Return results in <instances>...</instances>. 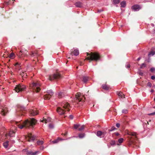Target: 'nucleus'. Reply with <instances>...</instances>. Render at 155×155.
I'll return each mask as SVG.
<instances>
[{
	"mask_svg": "<svg viewBox=\"0 0 155 155\" xmlns=\"http://www.w3.org/2000/svg\"><path fill=\"white\" fill-rule=\"evenodd\" d=\"M37 121L33 118L30 119L29 120H27L24 122L22 124H19V122L15 121L14 122L17 126L21 129H22L24 127L26 128L29 127L30 126H33L35 125Z\"/></svg>",
	"mask_w": 155,
	"mask_h": 155,
	"instance_id": "nucleus-1",
	"label": "nucleus"
},
{
	"mask_svg": "<svg viewBox=\"0 0 155 155\" xmlns=\"http://www.w3.org/2000/svg\"><path fill=\"white\" fill-rule=\"evenodd\" d=\"M61 107H58L57 109V111L60 115L64 114L66 111L70 110V104L66 102H63L61 104Z\"/></svg>",
	"mask_w": 155,
	"mask_h": 155,
	"instance_id": "nucleus-2",
	"label": "nucleus"
},
{
	"mask_svg": "<svg viewBox=\"0 0 155 155\" xmlns=\"http://www.w3.org/2000/svg\"><path fill=\"white\" fill-rule=\"evenodd\" d=\"M87 55L89 56L87 58V59L88 60L97 61L99 60L100 58L99 54L97 53L91 52L90 54L88 53H87Z\"/></svg>",
	"mask_w": 155,
	"mask_h": 155,
	"instance_id": "nucleus-3",
	"label": "nucleus"
},
{
	"mask_svg": "<svg viewBox=\"0 0 155 155\" xmlns=\"http://www.w3.org/2000/svg\"><path fill=\"white\" fill-rule=\"evenodd\" d=\"M41 84L38 82H33L30 84V86L31 89L36 92H39L41 90L40 88Z\"/></svg>",
	"mask_w": 155,
	"mask_h": 155,
	"instance_id": "nucleus-4",
	"label": "nucleus"
},
{
	"mask_svg": "<svg viewBox=\"0 0 155 155\" xmlns=\"http://www.w3.org/2000/svg\"><path fill=\"white\" fill-rule=\"evenodd\" d=\"M25 88L26 87L25 85L19 84L16 86L14 90L15 92L18 93L20 91H23Z\"/></svg>",
	"mask_w": 155,
	"mask_h": 155,
	"instance_id": "nucleus-5",
	"label": "nucleus"
},
{
	"mask_svg": "<svg viewBox=\"0 0 155 155\" xmlns=\"http://www.w3.org/2000/svg\"><path fill=\"white\" fill-rule=\"evenodd\" d=\"M75 99L77 101L76 102H83L84 100L85 99V97L84 96L81 95V93H77L76 95Z\"/></svg>",
	"mask_w": 155,
	"mask_h": 155,
	"instance_id": "nucleus-6",
	"label": "nucleus"
},
{
	"mask_svg": "<svg viewBox=\"0 0 155 155\" xmlns=\"http://www.w3.org/2000/svg\"><path fill=\"white\" fill-rule=\"evenodd\" d=\"M47 94L44 96L45 100H49L50 99L51 96L53 94V92L51 90H48L47 91Z\"/></svg>",
	"mask_w": 155,
	"mask_h": 155,
	"instance_id": "nucleus-7",
	"label": "nucleus"
},
{
	"mask_svg": "<svg viewBox=\"0 0 155 155\" xmlns=\"http://www.w3.org/2000/svg\"><path fill=\"white\" fill-rule=\"evenodd\" d=\"M61 77V76L59 73H56L53 75L50 76L49 77V79L50 81H52L54 79H59Z\"/></svg>",
	"mask_w": 155,
	"mask_h": 155,
	"instance_id": "nucleus-8",
	"label": "nucleus"
},
{
	"mask_svg": "<svg viewBox=\"0 0 155 155\" xmlns=\"http://www.w3.org/2000/svg\"><path fill=\"white\" fill-rule=\"evenodd\" d=\"M27 51L26 50L24 51H20L17 55L19 58L22 59L26 55H27Z\"/></svg>",
	"mask_w": 155,
	"mask_h": 155,
	"instance_id": "nucleus-9",
	"label": "nucleus"
},
{
	"mask_svg": "<svg viewBox=\"0 0 155 155\" xmlns=\"http://www.w3.org/2000/svg\"><path fill=\"white\" fill-rule=\"evenodd\" d=\"M23 152L24 153H25L26 154L31 155H36L39 153L38 151H36L35 152H33L31 151H28L26 149L23 150Z\"/></svg>",
	"mask_w": 155,
	"mask_h": 155,
	"instance_id": "nucleus-10",
	"label": "nucleus"
},
{
	"mask_svg": "<svg viewBox=\"0 0 155 155\" xmlns=\"http://www.w3.org/2000/svg\"><path fill=\"white\" fill-rule=\"evenodd\" d=\"M26 139L29 142L33 141L35 139V136H33L31 133H28L27 137H26Z\"/></svg>",
	"mask_w": 155,
	"mask_h": 155,
	"instance_id": "nucleus-11",
	"label": "nucleus"
},
{
	"mask_svg": "<svg viewBox=\"0 0 155 155\" xmlns=\"http://www.w3.org/2000/svg\"><path fill=\"white\" fill-rule=\"evenodd\" d=\"M106 134V132L105 131L102 132L101 131H98L97 132V135L100 137H104Z\"/></svg>",
	"mask_w": 155,
	"mask_h": 155,
	"instance_id": "nucleus-12",
	"label": "nucleus"
},
{
	"mask_svg": "<svg viewBox=\"0 0 155 155\" xmlns=\"http://www.w3.org/2000/svg\"><path fill=\"white\" fill-rule=\"evenodd\" d=\"M8 111V108L7 107L5 106L2 109L1 112V114L3 115H5V114L7 113Z\"/></svg>",
	"mask_w": 155,
	"mask_h": 155,
	"instance_id": "nucleus-13",
	"label": "nucleus"
},
{
	"mask_svg": "<svg viewBox=\"0 0 155 155\" xmlns=\"http://www.w3.org/2000/svg\"><path fill=\"white\" fill-rule=\"evenodd\" d=\"M29 112L31 115L33 116L36 115L38 113L36 109L30 110Z\"/></svg>",
	"mask_w": 155,
	"mask_h": 155,
	"instance_id": "nucleus-14",
	"label": "nucleus"
},
{
	"mask_svg": "<svg viewBox=\"0 0 155 155\" xmlns=\"http://www.w3.org/2000/svg\"><path fill=\"white\" fill-rule=\"evenodd\" d=\"M132 9L134 11H138L140 9V7L137 5H134L132 7Z\"/></svg>",
	"mask_w": 155,
	"mask_h": 155,
	"instance_id": "nucleus-15",
	"label": "nucleus"
},
{
	"mask_svg": "<svg viewBox=\"0 0 155 155\" xmlns=\"http://www.w3.org/2000/svg\"><path fill=\"white\" fill-rule=\"evenodd\" d=\"M51 121V118L50 117H48L47 118L43 117V119L41 121L42 122H45V123H47L48 122H50Z\"/></svg>",
	"mask_w": 155,
	"mask_h": 155,
	"instance_id": "nucleus-16",
	"label": "nucleus"
},
{
	"mask_svg": "<svg viewBox=\"0 0 155 155\" xmlns=\"http://www.w3.org/2000/svg\"><path fill=\"white\" fill-rule=\"evenodd\" d=\"M74 5L77 7L80 8L82 6V3L80 2H76Z\"/></svg>",
	"mask_w": 155,
	"mask_h": 155,
	"instance_id": "nucleus-17",
	"label": "nucleus"
},
{
	"mask_svg": "<svg viewBox=\"0 0 155 155\" xmlns=\"http://www.w3.org/2000/svg\"><path fill=\"white\" fill-rule=\"evenodd\" d=\"M16 131H10L8 133V136L10 137H13L14 136Z\"/></svg>",
	"mask_w": 155,
	"mask_h": 155,
	"instance_id": "nucleus-18",
	"label": "nucleus"
},
{
	"mask_svg": "<svg viewBox=\"0 0 155 155\" xmlns=\"http://www.w3.org/2000/svg\"><path fill=\"white\" fill-rule=\"evenodd\" d=\"M25 108L24 106H18V109L17 111H18L19 110H21V111L25 110Z\"/></svg>",
	"mask_w": 155,
	"mask_h": 155,
	"instance_id": "nucleus-19",
	"label": "nucleus"
},
{
	"mask_svg": "<svg viewBox=\"0 0 155 155\" xmlns=\"http://www.w3.org/2000/svg\"><path fill=\"white\" fill-rule=\"evenodd\" d=\"M127 134L130 135L136 136L137 135V134L134 132H129L127 133Z\"/></svg>",
	"mask_w": 155,
	"mask_h": 155,
	"instance_id": "nucleus-20",
	"label": "nucleus"
},
{
	"mask_svg": "<svg viewBox=\"0 0 155 155\" xmlns=\"http://www.w3.org/2000/svg\"><path fill=\"white\" fill-rule=\"evenodd\" d=\"M73 53L74 55L77 56L79 53V51L78 49H75L74 50Z\"/></svg>",
	"mask_w": 155,
	"mask_h": 155,
	"instance_id": "nucleus-21",
	"label": "nucleus"
},
{
	"mask_svg": "<svg viewBox=\"0 0 155 155\" xmlns=\"http://www.w3.org/2000/svg\"><path fill=\"white\" fill-rule=\"evenodd\" d=\"M117 95L120 97L121 98H123V97L124 96V94L122 92H118L117 93Z\"/></svg>",
	"mask_w": 155,
	"mask_h": 155,
	"instance_id": "nucleus-22",
	"label": "nucleus"
},
{
	"mask_svg": "<svg viewBox=\"0 0 155 155\" xmlns=\"http://www.w3.org/2000/svg\"><path fill=\"white\" fill-rule=\"evenodd\" d=\"M44 143V142L42 140H38L37 142V144L38 145H41Z\"/></svg>",
	"mask_w": 155,
	"mask_h": 155,
	"instance_id": "nucleus-23",
	"label": "nucleus"
},
{
	"mask_svg": "<svg viewBox=\"0 0 155 155\" xmlns=\"http://www.w3.org/2000/svg\"><path fill=\"white\" fill-rule=\"evenodd\" d=\"M64 96V94L62 92H61L58 93V96L59 98H60Z\"/></svg>",
	"mask_w": 155,
	"mask_h": 155,
	"instance_id": "nucleus-24",
	"label": "nucleus"
},
{
	"mask_svg": "<svg viewBox=\"0 0 155 155\" xmlns=\"http://www.w3.org/2000/svg\"><path fill=\"white\" fill-rule=\"evenodd\" d=\"M121 7H124L126 6V2L125 1L122 2L120 3Z\"/></svg>",
	"mask_w": 155,
	"mask_h": 155,
	"instance_id": "nucleus-25",
	"label": "nucleus"
},
{
	"mask_svg": "<svg viewBox=\"0 0 155 155\" xmlns=\"http://www.w3.org/2000/svg\"><path fill=\"white\" fill-rule=\"evenodd\" d=\"M85 134L84 133H81L80 134L78 135V137L79 138H82L84 137Z\"/></svg>",
	"mask_w": 155,
	"mask_h": 155,
	"instance_id": "nucleus-26",
	"label": "nucleus"
},
{
	"mask_svg": "<svg viewBox=\"0 0 155 155\" xmlns=\"http://www.w3.org/2000/svg\"><path fill=\"white\" fill-rule=\"evenodd\" d=\"M155 54V52L154 51H151L148 54V56L150 57L153 55Z\"/></svg>",
	"mask_w": 155,
	"mask_h": 155,
	"instance_id": "nucleus-27",
	"label": "nucleus"
},
{
	"mask_svg": "<svg viewBox=\"0 0 155 155\" xmlns=\"http://www.w3.org/2000/svg\"><path fill=\"white\" fill-rule=\"evenodd\" d=\"M8 142L7 141L6 142L3 143V145L5 148H7L8 147Z\"/></svg>",
	"mask_w": 155,
	"mask_h": 155,
	"instance_id": "nucleus-28",
	"label": "nucleus"
},
{
	"mask_svg": "<svg viewBox=\"0 0 155 155\" xmlns=\"http://www.w3.org/2000/svg\"><path fill=\"white\" fill-rule=\"evenodd\" d=\"M88 80V78L87 77H83V81L85 83L87 82Z\"/></svg>",
	"mask_w": 155,
	"mask_h": 155,
	"instance_id": "nucleus-29",
	"label": "nucleus"
},
{
	"mask_svg": "<svg viewBox=\"0 0 155 155\" xmlns=\"http://www.w3.org/2000/svg\"><path fill=\"white\" fill-rule=\"evenodd\" d=\"M103 88L106 90L108 89V87L106 85H103L102 86Z\"/></svg>",
	"mask_w": 155,
	"mask_h": 155,
	"instance_id": "nucleus-30",
	"label": "nucleus"
},
{
	"mask_svg": "<svg viewBox=\"0 0 155 155\" xmlns=\"http://www.w3.org/2000/svg\"><path fill=\"white\" fill-rule=\"evenodd\" d=\"M80 125L79 124H74V128L75 129H77L79 127H80Z\"/></svg>",
	"mask_w": 155,
	"mask_h": 155,
	"instance_id": "nucleus-31",
	"label": "nucleus"
},
{
	"mask_svg": "<svg viewBox=\"0 0 155 155\" xmlns=\"http://www.w3.org/2000/svg\"><path fill=\"white\" fill-rule=\"evenodd\" d=\"M124 140V139L123 138H120L118 140V142L120 144L122 143Z\"/></svg>",
	"mask_w": 155,
	"mask_h": 155,
	"instance_id": "nucleus-32",
	"label": "nucleus"
},
{
	"mask_svg": "<svg viewBox=\"0 0 155 155\" xmlns=\"http://www.w3.org/2000/svg\"><path fill=\"white\" fill-rule=\"evenodd\" d=\"M84 126L83 125L81 126L80 128H78V130L79 131H81L82 130L84 129Z\"/></svg>",
	"mask_w": 155,
	"mask_h": 155,
	"instance_id": "nucleus-33",
	"label": "nucleus"
},
{
	"mask_svg": "<svg viewBox=\"0 0 155 155\" xmlns=\"http://www.w3.org/2000/svg\"><path fill=\"white\" fill-rule=\"evenodd\" d=\"M110 143L111 145H114L116 144V142L114 140H112L111 141Z\"/></svg>",
	"mask_w": 155,
	"mask_h": 155,
	"instance_id": "nucleus-34",
	"label": "nucleus"
},
{
	"mask_svg": "<svg viewBox=\"0 0 155 155\" xmlns=\"http://www.w3.org/2000/svg\"><path fill=\"white\" fill-rule=\"evenodd\" d=\"M49 128L50 129H52L54 128V126L53 124H50L48 126Z\"/></svg>",
	"mask_w": 155,
	"mask_h": 155,
	"instance_id": "nucleus-35",
	"label": "nucleus"
},
{
	"mask_svg": "<svg viewBox=\"0 0 155 155\" xmlns=\"http://www.w3.org/2000/svg\"><path fill=\"white\" fill-rule=\"evenodd\" d=\"M113 2L115 4H117L120 2V0H113Z\"/></svg>",
	"mask_w": 155,
	"mask_h": 155,
	"instance_id": "nucleus-36",
	"label": "nucleus"
},
{
	"mask_svg": "<svg viewBox=\"0 0 155 155\" xmlns=\"http://www.w3.org/2000/svg\"><path fill=\"white\" fill-rule=\"evenodd\" d=\"M15 56V54L14 53H12L10 54L9 55V57L12 58Z\"/></svg>",
	"mask_w": 155,
	"mask_h": 155,
	"instance_id": "nucleus-37",
	"label": "nucleus"
},
{
	"mask_svg": "<svg viewBox=\"0 0 155 155\" xmlns=\"http://www.w3.org/2000/svg\"><path fill=\"white\" fill-rule=\"evenodd\" d=\"M146 64L144 63H143L141 65L140 67V68H143L146 67Z\"/></svg>",
	"mask_w": 155,
	"mask_h": 155,
	"instance_id": "nucleus-38",
	"label": "nucleus"
},
{
	"mask_svg": "<svg viewBox=\"0 0 155 155\" xmlns=\"http://www.w3.org/2000/svg\"><path fill=\"white\" fill-rule=\"evenodd\" d=\"M150 71L152 72H154L155 71V68H151L150 69Z\"/></svg>",
	"mask_w": 155,
	"mask_h": 155,
	"instance_id": "nucleus-39",
	"label": "nucleus"
},
{
	"mask_svg": "<svg viewBox=\"0 0 155 155\" xmlns=\"http://www.w3.org/2000/svg\"><path fill=\"white\" fill-rule=\"evenodd\" d=\"M58 141H59V140L58 139L56 140H55L52 141V142L54 143H57L58 142Z\"/></svg>",
	"mask_w": 155,
	"mask_h": 155,
	"instance_id": "nucleus-40",
	"label": "nucleus"
},
{
	"mask_svg": "<svg viewBox=\"0 0 155 155\" xmlns=\"http://www.w3.org/2000/svg\"><path fill=\"white\" fill-rule=\"evenodd\" d=\"M148 86L151 87L152 86V84L150 82H148L147 84Z\"/></svg>",
	"mask_w": 155,
	"mask_h": 155,
	"instance_id": "nucleus-41",
	"label": "nucleus"
},
{
	"mask_svg": "<svg viewBox=\"0 0 155 155\" xmlns=\"http://www.w3.org/2000/svg\"><path fill=\"white\" fill-rule=\"evenodd\" d=\"M122 112L124 113H127V109H124L123 110Z\"/></svg>",
	"mask_w": 155,
	"mask_h": 155,
	"instance_id": "nucleus-42",
	"label": "nucleus"
},
{
	"mask_svg": "<svg viewBox=\"0 0 155 155\" xmlns=\"http://www.w3.org/2000/svg\"><path fill=\"white\" fill-rule=\"evenodd\" d=\"M115 129H116V128L115 127H112L111 128V129L110 130V131H113V130H114Z\"/></svg>",
	"mask_w": 155,
	"mask_h": 155,
	"instance_id": "nucleus-43",
	"label": "nucleus"
},
{
	"mask_svg": "<svg viewBox=\"0 0 155 155\" xmlns=\"http://www.w3.org/2000/svg\"><path fill=\"white\" fill-rule=\"evenodd\" d=\"M27 76L26 73H25L22 76V77L23 78H26Z\"/></svg>",
	"mask_w": 155,
	"mask_h": 155,
	"instance_id": "nucleus-44",
	"label": "nucleus"
},
{
	"mask_svg": "<svg viewBox=\"0 0 155 155\" xmlns=\"http://www.w3.org/2000/svg\"><path fill=\"white\" fill-rule=\"evenodd\" d=\"M37 53L36 52H31V54H30V55H31V56H33V55L34 54H36Z\"/></svg>",
	"mask_w": 155,
	"mask_h": 155,
	"instance_id": "nucleus-45",
	"label": "nucleus"
},
{
	"mask_svg": "<svg viewBox=\"0 0 155 155\" xmlns=\"http://www.w3.org/2000/svg\"><path fill=\"white\" fill-rule=\"evenodd\" d=\"M25 74L24 71H21L20 73V75L22 77V76Z\"/></svg>",
	"mask_w": 155,
	"mask_h": 155,
	"instance_id": "nucleus-46",
	"label": "nucleus"
},
{
	"mask_svg": "<svg viewBox=\"0 0 155 155\" xmlns=\"http://www.w3.org/2000/svg\"><path fill=\"white\" fill-rule=\"evenodd\" d=\"M149 115H155V112L149 114H148Z\"/></svg>",
	"mask_w": 155,
	"mask_h": 155,
	"instance_id": "nucleus-47",
	"label": "nucleus"
},
{
	"mask_svg": "<svg viewBox=\"0 0 155 155\" xmlns=\"http://www.w3.org/2000/svg\"><path fill=\"white\" fill-rule=\"evenodd\" d=\"M120 124L119 123H117L116 124V127L118 128H119L120 127Z\"/></svg>",
	"mask_w": 155,
	"mask_h": 155,
	"instance_id": "nucleus-48",
	"label": "nucleus"
},
{
	"mask_svg": "<svg viewBox=\"0 0 155 155\" xmlns=\"http://www.w3.org/2000/svg\"><path fill=\"white\" fill-rule=\"evenodd\" d=\"M151 79L152 80H154L155 79V76H152L151 77Z\"/></svg>",
	"mask_w": 155,
	"mask_h": 155,
	"instance_id": "nucleus-49",
	"label": "nucleus"
},
{
	"mask_svg": "<svg viewBox=\"0 0 155 155\" xmlns=\"http://www.w3.org/2000/svg\"><path fill=\"white\" fill-rule=\"evenodd\" d=\"M126 68H130V65L129 64H127L126 66Z\"/></svg>",
	"mask_w": 155,
	"mask_h": 155,
	"instance_id": "nucleus-50",
	"label": "nucleus"
},
{
	"mask_svg": "<svg viewBox=\"0 0 155 155\" xmlns=\"http://www.w3.org/2000/svg\"><path fill=\"white\" fill-rule=\"evenodd\" d=\"M69 117H70V118L71 119H72L73 118V115H70Z\"/></svg>",
	"mask_w": 155,
	"mask_h": 155,
	"instance_id": "nucleus-51",
	"label": "nucleus"
},
{
	"mask_svg": "<svg viewBox=\"0 0 155 155\" xmlns=\"http://www.w3.org/2000/svg\"><path fill=\"white\" fill-rule=\"evenodd\" d=\"M16 128H17V127H13V128H12V130H14H14H16Z\"/></svg>",
	"mask_w": 155,
	"mask_h": 155,
	"instance_id": "nucleus-52",
	"label": "nucleus"
},
{
	"mask_svg": "<svg viewBox=\"0 0 155 155\" xmlns=\"http://www.w3.org/2000/svg\"><path fill=\"white\" fill-rule=\"evenodd\" d=\"M115 135L117 136H118L119 135V134L117 133H115Z\"/></svg>",
	"mask_w": 155,
	"mask_h": 155,
	"instance_id": "nucleus-53",
	"label": "nucleus"
},
{
	"mask_svg": "<svg viewBox=\"0 0 155 155\" xmlns=\"http://www.w3.org/2000/svg\"><path fill=\"white\" fill-rule=\"evenodd\" d=\"M140 59H141V58H140V57L139 58L137 59V61H139V60H140Z\"/></svg>",
	"mask_w": 155,
	"mask_h": 155,
	"instance_id": "nucleus-54",
	"label": "nucleus"
},
{
	"mask_svg": "<svg viewBox=\"0 0 155 155\" xmlns=\"http://www.w3.org/2000/svg\"><path fill=\"white\" fill-rule=\"evenodd\" d=\"M150 91L151 92H153L154 91V90H153V89L151 90Z\"/></svg>",
	"mask_w": 155,
	"mask_h": 155,
	"instance_id": "nucleus-55",
	"label": "nucleus"
},
{
	"mask_svg": "<svg viewBox=\"0 0 155 155\" xmlns=\"http://www.w3.org/2000/svg\"><path fill=\"white\" fill-rule=\"evenodd\" d=\"M18 65V63H16L15 64V66H17V65Z\"/></svg>",
	"mask_w": 155,
	"mask_h": 155,
	"instance_id": "nucleus-56",
	"label": "nucleus"
},
{
	"mask_svg": "<svg viewBox=\"0 0 155 155\" xmlns=\"http://www.w3.org/2000/svg\"><path fill=\"white\" fill-rule=\"evenodd\" d=\"M140 74H141V75H142L143 74V73H140Z\"/></svg>",
	"mask_w": 155,
	"mask_h": 155,
	"instance_id": "nucleus-57",
	"label": "nucleus"
},
{
	"mask_svg": "<svg viewBox=\"0 0 155 155\" xmlns=\"http://www.w3.org/2000/svg\"><path fill=\"white\" fill-rule=\"evenodd\" d=\"M66 134H67V133H66L65 134H64V136L66 135Z\"/></svg>",
	"mask_w": 155,
	"mask_h": 155,
	"instance_id": "nucleus-58",
	"label": "nucleus"
},
{
	"mask_svg": "<svg viewBox=\"0 0 155 155\" xmlns=\"http://www.w3.org/2000/svg\"><path fill=\"white\" fill-rule=\"evenodd\" d=\"M153 86L155 88V85H153Z\"/></svg>",
	"mask_w": 155,
	"mask_h": 155,
	"instance_id": "nucleus-59",
	"label": "nucleus"
},
{
	"mask_svg": "<svg viewBox=\"0 0 155 155\" xmlns=\"http://www.w3.org/2000/svg\"><path fill=\"white\" fill-rule=\"evenodd\" d=\"M154 101H155V98H154Z\"/></svg>",
	"mask_w": 155,
	"mask_h": 155,
	"instance_id": "nucleus-60",
	"label": "nucleus"
},
{
	"mask_svg": "<svg viewBox=\"0 0 155 155\" xmlns=\"http://www.w3.org/2000/svg\"><path fill=\"white\" fill-rule=\"evenodd\" d=\"M60 140H63V139H60Z\"/></svg>",
	"mask_w": 155,
	"mask_h": 155,
	"instance_id": "nucleus-61",
	"label": "nucleus"
},
{
	"mask_svg": "<svg viewBox=\"0 0 155 155\" xmlns=\"http://www.w3.org/2000/svg\"><path fill=\"white\" fill-rule=\"evenodd\" d=\"M6 136V137H7V134H6V136Z\"/></svg>",
	"mask_w": 155,
	"mask_h": 155,
	"instance_id": "nucleus-62",
	"label": "nucleus"
},
{
	"mask_svg": "<svg viewBox=\"0 0 155 155\" xmlns=\"http://www.w3.org/2000/svg\"><path fill=\"white\" fill-rule=\"evenodd\" d=\"M117 144L118 145H120V144Z\"/></svg>",
	"mask_w": 155,
	"mask_h": 155,
	"instance_id": "nucleus-63",
	"label": "nucleus"
},
{
	"mask_svg": "<svg viewBox=\"0 0 155 155\" xmlns=\"http://www.w3.org/2000/svg\"><path fill=\"white\" fill-rule=\"evenodd\" d=\"M154 33H155V30L154 31Z\"/></svg>",
	"mask_w": 155,
	"mask_h": 155,
	"instance_id": "nucleus-64",
	"label": "nucleus"
}]
</instances>
